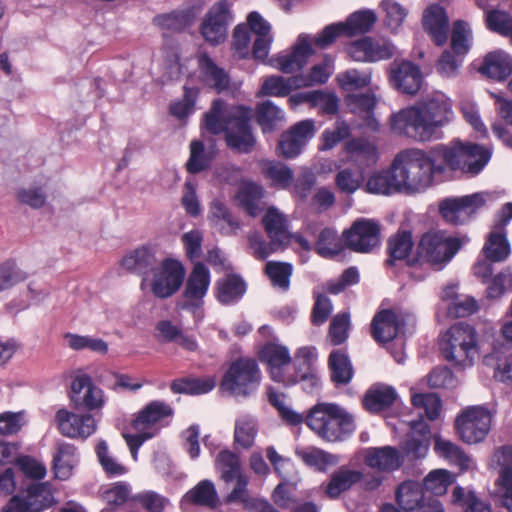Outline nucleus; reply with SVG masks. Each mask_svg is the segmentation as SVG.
<instances>
[{
	"mask_svg": "<svg viewBox=\"0 0 512 512\" xmlns=\"http://www.w3.org/2000/svg\"><path fill=\"white\" fill-rule=\"evenodd\" d=\"M366 190L372 194L391 195L404 192L398 171L393 169V162L387 169L372 173L366 182Z\"/></svg>",
	"mask_w": 512,
	"mask_h": 512,
	"instance_id": "nucleus-30",
	"label": "nucleus"
},
{
	"mask_svg": "<svg viewBox=\"0 0 512 512\" xmlns=\"http://www.w3.org/2000/svg\"><path fill=\"white\" fill-rule=\"evenodd\" d=\"M396 501L399 507L406 511L412 512L425 504L423 487L416 482H403L396 490Z\"/></svg>",
	"mask_w": 512,
	"mask_h": 512,
	"instance_id": "nucleus-40",
	"label": "nucleus"
},
{
	"mask_svg": "<svg viewBox=\"0 0 512 512\" xmlns=\"http://www.w3.org/2000/svg\"><path fill=\"white\" fill-rule=\"evenodd\" d=\"M462 245L459 237L450 236L444 230H429L421 235L415 257L408 261V265L427 264L435 270H441L453 259Z\"/></svg>",
	"mask_w": 512,
	"mask_h": 512,
	"instance_id": "nucleus-5",
	"label": "nucleus"
},
{
	"mask_svg": "<svg viewBox=\"0 0 512 512\" xmlns=\"http://www.w3.org/2000/svg\"><path fill=\"white\" fill-rule=\"evenodd\" d=\"M64 337L68 342V346L73 350L89 349L100 354H106L108 352V344L100 338H92L90 336H82L73 333H66Z\"/></svg>",
	"mask_w": 512,
	"mask_h": 512,
	"instance_id": "nucleus-60",
	"label": "nucleus"
},
{
	"mask_svg": "<svg viewBox=\"0 0 512 512\" xmlns=\"http://www.w3.org/2000/svg\"><path fill=\"white\" fill-rule=\"evenodd\" d=\"M485 257L491 262H502L510 254V245L504 233L491 232L483 246Z\"/></svg>",
	"mask_w": 512,
	"mask_h": 512,
	"instance_id": "nucleus-48",
	"label": "nucleus"
},
{
	"mask_svg": "<svg viewBox=\"0 0 512 512\" xmlns=\"http://www.w3.org/2000/svg\"><path fill=\"white\" fill-rule=\"evenodd\" d=\"M214 467L219 479L225 484L235 482L233 489L225 497L226 503H237L243 496H246L249 492V478L242 470L239 454L229 449L219 451L214 460Z\"/></svg>",
	"mask_w": 512,
	"mask_h": 512,
	"instance_id": "nucleus-9",
	"label": "nucleus"
},
{
	"mask_svg": "<svg viewBox=\"0 0 512 512\" xmlns=\"http://www.w3.org/2000/svg\"><path fill=\"white\" fill-rule=\"evenodd\" d=\"M247 287L240 274L226 273L215 282V298L222 305H233L243 298Z\"/></svg>",
	"mask_w": 512,
	"mask_h": 512,
	"instance_id": "nucleus-27",
	"label": "nucleus"
},
{
	"mask_svg": "<svg viewBox=\"0 0 512 512\" xmlns=\"http://www.w3.org/2000/svg\"><path fill=\"white\" fill-rule=\"evenodd\" d=\"M102 389L95 386L88 374L77 375L71 383V400L75 406H84L88 410L101 408L104 404Z\"/></svg>",
	"mask_w": 512,
	"mask_h": 512,
	"instance_id": "nucleus-24",
	"label": "nucleus"
},
{
	"mask_svg": "<svg viewBox=\"0 0 512 512\" xmlns=\"http://www.w3.org/2000/svg\"><path fill=\"white\" fill-rule=\"evenodd\" d=\"M160 341L165 343H175L187 352H196L199 349L197 338L189 334L181 327L175 325L170 320H160L155 327Z\"/></svg>",
	"mask_w": 512,
	"mask_h": 512,
	"instance_id": "nucleus-29",
	"label": "nucleus"
},
{
	"mask_svg": "<svg viewBox=\"0 0 512 512\" xmlns=\"http://www.w3.org/2000/svg\"><path fill=\"white\" fill-rule=\"evenodd\" d=\"M296 88L294 76L284 78L282 76L267 77L261 85L260 93L265 96L286 97Z\"/></svg>",
	"mask_w": 512,
	"mask_h": 512,
	"instance_id": "nucleus-54",
	"label": "nucleus"
},
{
	"mask_svg": "<svg viewBox=\"0 0 512 512\" xmlns=\"http://www.w3.org/2000/svg\"><path fill=\"white\" fill-rule=\"evenodd\" d=\"M411 403L416 408L424 409L430 421L436 420L442 409L441 398L435 393H415L411 396Z\"/></svg>",
	"mask_w": 512,
	"mask_h": 512,
	"instance_id": "nucleus-58",
	"label": "nucleus"
},
{
	"mask_svg": "<svg viewBox=\"0 0 512 512\" xmlns=\"http://www.w3.org/2000/svg\"><path fill=\"white\" fill-rule=\"evenodd\" d=\"M209 218L215 226H221L222 234L235 233L240 228L239 220L233 216L230 209L220 200H213L210 205Z\"/></svg>",
	"mask_w": 512,
	"mask_h": 512,
	"instance_id": "nucleus-44",
	"label": "nucleus"
},
{
	"mask_svg": "<svg viewBox=\"0 0 512 512\" xmlns=\"http://www.w3.org/2000/svg\"><path fill=\"white\" fill-rule=\"evenodd\" d=\"M313 49L308 42L297 44L290 53L279 54L273 60L274 66L281 72L289 74L301 70L312 55Z\"/></svg>",
	"mask_w": 512,
	"mask_h": 512,
	"instance_id": "nucleus-36",
	"label": "nucleus"
},
{
	"mask_svg": "<svg viewBox=\"0 0 512 512\" xmlns=\"http://www.w3.org/2000/svg\"><path fill=\"white\" fill-rule=\"evenodd\" d=\"M361 477V472L341 467L332 474L325 492L330 498H337L360 481Z\"/></svg>",
	"mask_w": 512,
	"mask_h": 512,
	"instance_id": "nucleus-43",
	"label": "nucleus"
},
{
	"mask_svg": "<svg viewBox=\"0 0 512 512\" xmlns=\"http://www.w3.org/2000/svg\"><path fill=\"white\" fill-rule=\"evenodd\" d=\"M257 435L256 424L253 420H237L234 429V441L243 449H249L253 446Z\"/></svg>",
	"mask_w": 512,
	"mask_h": 512,
	"instance_id": "nucleus-63",
	"label": "nucleus"
},
{
	"mask_svg": "<svg viewBox=\"0 0 512 512\" xmlns=\"http://www.w3.org/2000/svg\"><path fill=\"white\" fill-rule=\"evenodd\" d=\"M315 251L322 257H332L342 251V243L337 232L329 227L322 229L315 242Z\"/></svg>",
	"mask_w": 512,
	"mask_h": 512,
	"instance_id": "nucleus-52",
	"label": "nucleus"
},
{
	"mask_svg": "<svg viewBox=\"0 0 512 512\" xmlns=\"http://www.w3.org/2000/svg\"><path fill=\"white\" fill-rule=\"evenodd\" d=\"M199 80L207 88L220 94L230 88L231 78L229 73L209 56L202 52L197 55Z\"/></svg>",
	"mask_w": 512,
	"mask_h": 512,
	"instance_id": "nucleus-23",
	"label": "nucleus"
},
{
	"mask_svg": "<svg viewBox=\"0 0 512 512\" xmlns=\"http://www.w3.org/2000/svg\"><path fill=\"white\" fill-rule=\"evenodd\" d=\"M120 265L126 271L142 276L144 282L157 266V258L150 246L142 245L127 253L121 259Z\"/></svg>",
	"mask_w": 512,
	"mask_h": 512,
	"instance_id": "nucleus-26",
	"label": "nucleus"
},
{
	"mask_svg": "<svg viewBox=\"0 0 512 512\" xmlns=\"http://www.w3.org/2000/svg\"><path fill=\"white\" fill-rule=\"evenodd\" d=\"M498 104L500 116L510 125V127L506 128L500 123H494L492 125V131L506 146L512 148V101L499 99Z\"/></svg>",
	"mask_w": 512,
	"mask_h": 512,
	"instance_id": "nucleus-57",
	"label": "nucleus"
},
{
	"mask_svg": "<svg viewBox=\"0 0 512 512\" xmlns=\"http://www.w3.org/2000/svg\"><path fill=\"white\" fill-rule=\"evenodd\" d=\"M197 15L198 8L193 6L183 10L172 11L168 14L159 15L156 20L164 29L181 32L194 23Z\"/></svg>",
	"mask_w": 512,
	"mask_h": 512,
	"instance_id": "nucleus-42",
	"label": "nucleus"
},
{
	"mask_svg": "<svg viewBox=\"0 0 512 512\" xmlns=\"http://www.w3.org/2000/svg\"><path fill=\"white\" fill-rule=\"evenodd\" d=\"M377 21V16L372 10L356 11L342 22L345 36L353 37L369 32Z\"/></svg>",
	"mask_w": 512,
	"mask_h": 512,
	"instance_id": "nucleus-45",
	"label": "nucleus"
},
{
	"mask_svg": "<svg viewBox=\"0 0 512 512\" xmlns=\"http://www.w3.org/2000/svg\"><path fill=\"white\" fill-rule=\"evenodd\" d=\"M59 432L66 437L86 439L96 431V421L89 414H77L67 409H59L55 415Z\"/></svg>",
	"mask_w": 512,
	"mask_h": 512,
	"instance_id": "nucleus-21",
	"label": "nucleus"
},
{
	"mask_svg": "<svg viewBox=\"0 0 512 512\" xmlns=\"http://www.w3.org/2000/svg\"><path fill=\"white\" fill-rule=\"evenodd\" d=\"M405 319L393 309H381L375 313L370 325L372 338L379 344L391 342L403 329Z\"/></svg>",
	"mask_w": 512,
	"mask_h": 512,
	"instance_id": "nucleus-22",
	"label": "nucleus"
},
{
	"mask_svg": "<svg viewBox=\"0 0 512 512\" xmlns=\"http://www.w3.org/2000/svg\"><path fill=\"white\" fill-rule=\"evenodd\" d=\"M210 271L202 262L194 265L185 284L183 297L185 303L182 308L195 311L203 306V298L206 296L210 286Z\"/></svg>",
	"mask_w": 512,
	"mask_h": 512,
	"instance_id": "nucleus-19",
	"label": "nucleus"
},
{
	"mask_svg": "<svg viewBox=\"0 0 512 512\" xmlns=\"http://www.w3.org/2000/svg\"><path fill=\"white\" fill-rule=\"evenodd\" d=\"M95 452L102 469L108 477L126 474V466L118 462L117 459L111 455L106 441H99L96 445Z\"/></svg>",
	"mask_w": 512,
	"mask_h": 512,
	"instance_id": "nucleus-55",
	"label": "nucleus"
},
{
	"mask_svg": "<svg viewBox=\"0 0 512 512\" xmlns=\"http://www.w3.org/2000/svg\"><path fill=\"white\" fill-rule=\"evenodd\" d=\"M212 158L205 150V145L200 140H193L190 143V156L186 163V170L190 174H198L211 165Z\"/></svg>",
	"mask_w": 512,
	"mask_h": 512,
	"instance_id": "nucleus-53",
	"label": "nucleus"
},
{
	"mask_svg": "<svg viewBox=\"0 0 512 512\" xmlns=\"http://www.w3.org/2000/svg\"><path fill=\"white\" fill-rule=\"evenodd\" d=\"M414 246L412 233L408 230H399L390 236L387 242L388 258L386 267L395 266L396 261L406 259Z\"/></svg>",
	"mask_w": 512,
	"mask_h": 512,
	"instance_id": "nucleus-38",
	"label": "nucleus"
},
{
	"mask_svg": "<svg viewBox=\"0 0 512 512\" xmlns=\"http://www.w3.org/2000/svg\"><path fill=\"white\" fill-rule=\"evenodd\" d=\"M261 173L277 189H287L294 181V172L281 161L264 160L261 163Z\"/></svg>",
	"mask_w": 512,
	"mask_h": 512,
	"instance_id": "nucleus-37",
	"label": "nucleus"
},
{
	"mask_svg": "<svg viewBox=\"0 0 512 512\" xmlns=\"http://www.w3.org/2000/svg\"><path fill=\"white\" fill-rule=\"evenodd\" d=\"M215 381L211 377H182L170 383L174 394L202 395L212 391Z\"/></svg>",
	"mask_w": 512,
	"mask_h": 512,
	"instance_id": "nucleus-41",
	"label": "nucleus"
},
{
	"mask_svg": "<svg viewBox=\"0 0 512 512\" xmlns=\"http://www.w3.org/2000/svg\"><path fill=\"white\" fill-rule=\"evenodd\" d=\"M393 169L398 171L404 193L414 194L425 191L434 181L436 174L445 172L443 165H437L431 150L407 148L399 151L393 159Z\"/></svg>",
	"mask_w": 512,
	"mask_h": 512,
	"instance_id": "nucleus-2",
	"label": "nucleus"
},
{
	"mask_svg": "<svg viewBox=\"0 0 512 512\" xmlns=\"http://www.w3.org/2000/svg\"><path fill=\"white\" fill-rule=\"evenodd\" d=\"M260 361L267 365L273 381L285 386L295 385V378L288 377V369L292 363L289 349L276 342H266L258 352Z\"/></svg>",
	"mask_w": 512,
	"mask_h": 512,
	"instance_id": "nucleus-15",
	"label": "nucleus"
},
{
	"mask_svg": "<svg viewBox=\"0 0 512 512\" xmlns=\"http://www.w3.org/2000/svg\"><path fill=\"white\" fill-rule=\"evenodd\" d=\"M350 315L347 312L335 315L329 326L328 337L334 346L343 344L349 336Z\"/></svg>",
	"mask_w": 512,
	"mask_h": 512,
	"instance_id": "nucleus-61",
	"label": "nucleus"
},
{
	"mask_svg": "<svg viewBox=\"0 0 512 512\" xmlns=\"http://www.w3.org/2000/svg\"><path fill=\"white\" fill-rule=\"evenodd\" d=\"M331 380L336 385H347L353 378V367L343 349L333 350L328 357Z\"/></svg>",
	"mask_w": 512,
	"mask_h": 512,
	"instance_id": "nucleus-39",
	"label": "nucleus"
},
{
	"mask_svg": "<svg viewBox=\"0 0 512 512\" xmlns=\"http://www.w3.org/2000/svg\"><path fill=\"white\" fill-rule=\"evenodd\" d=\"M422 26L437 46H443L448 39L449 18L439 4L429 5L423 12Z\"/></svg>",
	"mask_w": 512,
	"mask_h": 512,
	"instance_id": "nucleus-25",
	"label": "nucleus"
},
{
	"mask_svg": "<svg viewBox=\"0 0 512 512\" xmlns=\"http://www.w3.org/2000/svg\"><path fill=\"white\" fill-rule=\"evenodd\" d=\"M389 80L401 93L415 95L421 89L423 75L415 63L408 60H395L390 65Z\"/></svg>",
	"mask_w": 512,
	"mask_h": 512,
	"instance_id": "nucleus-20",
	"label": "nucleus"
},
{
	"mask_svg": "<svg viewBox=\"0 0 512 512\" xmlns=\"http://www.w3.org/2000/svg\"><path fill=\"white\" fill-rule=\"evenodd\" d=\"M364 461L368 467L380 471H394L402 465L399 451L391 446L368 448Z\"/></svg>",
	"mask_w": 512,
	"mask_h": 512,
	"instance_id": "nucleus-33",
	"label": "nucleus"
},
{
	"mask_svg": "<svg viewBox=\"0 0 512 512\" xmlns=\"http://www.w3.org/2000/svg\"><path fill=\"white\" fill-rule=\"evenodd\" d=\"M454 117L452 100L443 92H434L393 114L391 129L415 142H428L440 138L442 128Z\"/></svg>",
	"mask_w": 512,
	"mask_h": 512,
	"instance_id": "nucleus-1",
	"label": "nucleus"
},
{
	"mask_svg": "<svg viewBox=\"0 0 512 512\" xmlns=\"http://www.w3.org/2000/svg\"><path fill=\"white\" fill-rule=\"evenodd\" d=\"M491 422L492 415L486 408L470 407L457 416L455 428L463 442L475 444L486 438Z\"/></svg>",
	"mask_w": 512,
	"mask_h": 512,
	"instance_id": "nucleus-13",
	"label": "nucleus"
},
{
	"mask_svg": "<svg viewBox=\"0 0 512 512\" xmlns=\"http://www.w3.org/2000/svg\"><path fill=\"white\" fill-rule=\"evenodd\" d=\"M306 425L326 442H339L355 431L353 416L334 403H317L306 414Z\"/></svg>",
	"mask_w": 512,
	"mask_h": 512,
	"instance_id": "nucleus-3",
	"label": "nucleus"
},
{
	"mask_svg": "<svg viewBox=\"0 0 512 512\" xmlns=\"http://www.w3.org/2000/svg\"><path fill=\"white\" fill-rule=\"evenodd\" d=\"M151 273H153L151 292L159 299H167L178 292L185 278L184 266L173 258L162 260L160 266L155 267Z\"/></svg>",
	"mask_w": 512,
	"mask_h": 512,
	"instance_id": "nucleus-14",
	"label": "nucleus"
},
{
	"mask_svg": "<svg viewBox=\"0 0 512 512\" xmlns=\"http://www.w3.org/2000/svg\"><path fill=\"white\" fill-rule=\"evenodd\" d=\"M488 197L489 193L477 192L462 197L445 198L439 203V215L449 224H464L486 204Z\"/></svg>",
	"mask_w": 512,
	"mask_h": 512,
	"instance_id": "nucleus-10",
	"label": "nucleus"
},
{
	"mask_svg": "<svg viewBox=\"0 0 512 512\" xmlns=\"http://www.w3.org/2000/svg\"><path fill=\"white\" fill-rule=\"evenodd\" d=\"M478 71L488 78L503 81L512 74V57L503 51L489 52Z\"/></svg>",
	"mask_w": 512,
	"mask_h": 512,
	"instance_id": "nucleus-32",
	"label": "nucleus"
},
{
	"mask_svg": "<svg viewBox=\"0 0 512 512\" xmlns=\"http://www.w3.org/2000/svg\"><path fill=\"white\" fill-rule=\"evenodd\" d=\"M398 398V394L392 386L374 384L365 393L362 404L370 413L377 414L392 407Z\"/></svg>",
	"mask_w": 512,
	"mask_h": 512,
	"instance_id": "nucleus-31",
	"label": "nucleus"
},
{
	"mask_svg": "<svg viewBox=\"0 0 512 512\" xmlns=\"http://www.w3.org/2000/svg\"><path fill=\"white\" fill-rule=\"evenodd\" d=\"M262 225L269 240H273V245H281L285 249L288 247L292 237L288 230L289 221L277 208L271 206L267 209Z\"/></svg>",
	"mask_w": 512,
	"mask_h": 512,
	"instance_id": "nucleus-28",
	"label": "nucleus"
},
{
	"mask_svg": "<svg viewBox=\"0 0 512 512\" xmlns=\"http://www.w3.org/2000/svg\"><path fill=\"white\" fill-rule=\"evenodd\" d=\"M283 119L282 110L272 101L267 100L256 106V121L263 133L272 132L277 123Z\"/></svg>",
	"mask_w": 512,
	"mask_h": 512,
	"instance_id": "nucleus-49",
	"label": "nucleus"
},
{
	"mask_svg": "<svg viewBox=\"0 0 512 512\" xmlns=\"http://www.w3.org/2000/svg\"><path fill=\"white\" fill-rule=\"evenodd\" d=\"M264 273L269 278L272 286L287 290L290 286L293 266L288 262L268 261L265 264Z\"/></svg>",
	"mask_w": 512,
	"mask_h": 512,
	"instance_id": "nucleus-51",
	"label": "nucleus"
},
{
	"mask_svg": "<svg viewBox=\"0 0 512 512\" xmlns=\"http://www.w3.org/2000/svg\"><path fill=\"white\" fill-rule=\"evenodd\" d=\"M376 98L373 94H354L348 98V104L354 113L359 114L370 122L374 120V109L376 106Z\"/></svg>",
	"mask_w": 512,
	"mask_h": 512,
	"instance_id": "nucleus-64",
	"label": "nucleus"
},
{
	"mask_svg": "<svg viewBox=\"0 0 512 512\" xmlns=\"http://www.w3.org/2000/svg\"><path fill=\"white\" fill-rule=\"evenodd\" d=\"M261 379V370L254 358L238 357L225 371L220 386L231 395L249 397L258 390Z\"/></svg>",
	"mask_w": 512,
	"mask_h": 512,
	"instance_id": "nucleus-7",
	"label": "nucleus"
},
{
	"mask_svg": "<svg viewBox=\"0 0 512 512\" xmlns=\"http://www.w3.org/2000/svg\"><path fill=\"white\" fill-rule=\"evenodd\" d=\"M233 21V15L228 0H219L207 11L199 32L211 46L223 43L228 35V27Z\"/></svg>",
	"mask_w": 512,
	"mask_h": 512,
	"instance_id": "nucleus-12",
	"label": "nucleus"
},
{
	"mask_svg": "<svg viewBox=\"0 0 512 512\" xmlns=\"http://www.w3.org/2000/svg\"><path fill=\"white\" fill-rule=\"evenodd\" d=\"M347 248L357 253H372L381 244V226L373 219L359 218L343 232Z\"/></svg>",
	"mask_w": 512,
	"mask_h": 512,
	"instance_id": "nucleus-11",
	"label": "nucleus"
},
{
	"mask_svg": "<svg viewBox=\"0 0 512 512\" xmlns=\"http://www.w3.org/2000/svg\"><path fill=\"white\" fill-rule=\"evenodd\" d=\"M347 53L354 61L374 63L391 59L395 54V47L389 40L364 36L352 41L347 46Z\"/></svg>",
	"mask_w": 512,
	"mask_h": 512,
	"instance_id": "nucleus-16",
	"label": "nucleus"
},
{
	"mask_svg": "<svg viewBox=\"0 0 512 512\" xmlns=\"http://www.w3.org/2000/svg\"><path fill=\"white\" fill-rule=\"evenodd\" d=\"M252 109L244 105L236 106L225 118L224 140L232 151L251 153L256 145V137L251 125Z\"/></svg>",
	"mask_w": 512,
	"mask_h": 512,
	"instance_id": "nucleus-8",
	"label": "nucleus"
},
{
	"mask_svg": "<svg viewBox=\"0 0 512 512\" xmlns=\"http://www.w3.org/2000/svg\"><path fill=\"white\" fill-rule=\"evenodd\" d=\"M174 415L173 407L161 400H154L146 404L132 420L134 430H146L158 435L160 430L167 426Z\"/></svg>",
	"mask_w": 512,
	"mask_h": 512,
	"instance_id": "nucleus-17",
	"label": "nucleus"
},
{
	"mask_svg": "<svg viewBox=\"0 0 512 512\" xmlns=\"http://www.w3.org/2000/svg\"><path fill=\"white\" fill-rule=\"evenodd\" d=\"M451 474L446 470H433L423 480V489L433 495H443L452 484Z\"/></svg>",
	"mask_w": 512,
	"mask_h": 512,
	"instance_id": "nucleus-62",
	"label": "nucleus"
},
{
	"mask_svg": "<svg viewBox=\"0 0 512 512\" xmlns=\"http://www.w3.org/2000/svg\"><path fill=\"white\" fill-rule=\"evenodd\" d=\"M440 349L454 366H472L478 354L475 328L464 322L455 323L441 338Z\"/></svg>",
	"mask_w": 512,
	"mask_h": 512,
	"instance_id": "nucleus-6",
	"label": "nucleus"
},
{
	"mask_svg": "<svg viewBox=\"0 0 512 512\" xmlns=\"http://www.w3.org/2000/svg\"><path fill=\"white\" fill-rule=\"evenodd\" d=\"M473 39L472 29L468 22L456 20L452 24L451 31V51L457 56H465L471 48Z\"/></svg>",
	"mask_w": 512,
	"mask_h": 512,
	"instance_id": "nucleus-47",
	"label": "nucleus"
},
{
	"mask_svg": "<svg viewBox=\"0 0 512 512\" xmlns=\"http://www.w3.org/2000/svg\"><path fill=\"white\" fill-rule=\"evenodd\" d=\"M26 500L31 512H42L54 503V496L49 482L31 484L27 488Z\"/></svg>",
	"mask_w": 512,
	"mask_h": 512,
	"instance_id": "nucleus-46",
	"label": "nucleus"
},
{
	"mask_svg": "<svg viewBox=\"0 0 512 512\" xmlns=\"http://www.w3.org/2000/svg\"><path fill=\"white\" fill-rule=\"evenodd\" d=\"M183 98L170 104L169 112L178 119H185L193 111L200 90L197 87L184 86Z\"/></svg>",
	"mask_w": 512,
	"mask_h": 512,
	"instance_id": "nucleus-59",
	"label": "nucleus"
},
{
	"mask_svg": "<svg viewBox=\"0 0 512 512\" xmlns=\"http://www.w3.org/2000/svg\"><path fill=\"white\" fill-rule=\"evenodd\" d=\"M434 450L437 455L456 464L461 469H467L469 467L470 458L459 446L449 440L436 437L434 439Z\"/></svg>",
	"mask_w": 512,
	"mask_h": 512,
	"instance_id": "nucleus-50",
	"label": "nucleus"
},
{
	"mask_svg": "<svg viewBox=\"0 0 512 512\" xmlns=\"http://www.w3.org/2000/svg\"><path fill=\"white\" fill-rule=\"evenodd\" d=\"M437 165L452 171L460 170L470 175L479 174L491 158V151L479 144L453 140L450 144H438L431 149Z\"/></svg>",
	"mask_w": 512,
	"mask_h": 512,
	"instance_id": "nucleus-4",
	"label": "nucleus"
},
{
	"mask_svg": "<svg viewBox=\"0 0 512 512\" xmlns=\"http://www.w3.org/2000/svg\"><path fill=\"white\" fill-rule=\"evenodd\" d=\"M219 503V497L214 483L204 479L188 490L181 499V504L207 507L214 509Z\"/></svg>",
	"mask_w": 512,
	"mask_h": 512,
	"instance_id": "nucleus-35",
	"label": "nucleus"
},
{
	"mask_svg": "<svg viewBox=\"0 0 512 512\" xmlns=\"http://www.w3.org/2000/svg\"><path fill=\"white\" fill-rule=\"evenodd\" d=\"M265 190L254 182L243 183L236 194L238 205L251 217L258 216L264 210Z\"/></svg>",
	"mask_w": 512,
	"mask_h": 512,
	"instance_id": "nucleus-34",
	"label": "nucleus"
},
{
	"mask_svg": "<svg viewBox=\"0 0 512 512\" xmlns=\"http://www.w3.org/2000/svg\"><path fill=\"white\" fill-rule=\"evenodd\" d=\"M316 127L313 119H305L292 125L283 132L277 145V152L285 158H294L315 136Z\"/></svg>",
	"mask_w": 512,
	"mask_h": 512,
	"instance_id": "nucleus-18",
	"label": "nucleus"
},
{
	"mask_svg": "<svg viewBox=\"0 0 512 512\" xmlns=\"http://www.w3.org/2000/svg\"><path fill=\"white\" fill-rule=\"evenodd\" d=\"M485 25L491 32L501 36H512V16L505 11L492 9L485 14Z\"/></svg>",
	"mask_w": 512,
	"mask_h": 512,
	"instance_id": "nucleus-56",
	"label": "nucleus"
}]
</instances>
